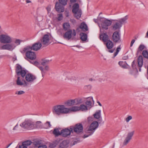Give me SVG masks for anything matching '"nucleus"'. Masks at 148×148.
I'll list each match as a JSON object with an SVG mask.
<instances>
[{"instance_id":"1","label":"nucleus","mask_w":148,"mask_h":148,"mask_svg":"<svg viewBox=\"0 0 148 148\" xmlns=\"http://www.w3.org/2000/svg\"><path fill=\"white\" fill-rule=\"evenodd\" d=\"M16 72L17 76L16 81V84L18 86L24 87L28 86V84L25 79L26 71L23 69L21 66L18 65L16 67Z\"/></svg>"},{"instance_id":"2","label":"nucleus","mask_w":148,"mask_h":148,"mask_svg":"<svg viewBox=\"0 0 148 148\" xmlns=\"http://www.w3.org/2000/svg\"><path fill=\"white\" fill-rule=\"evenodd\" d=\"M53 112L58 115H59L61 114L68 113L69 112V108H65L64 105H57L53 107Z\"/></svg>"},{"instance_id":"3","label":"nucleus","mask_w":148,"mask_h":148,"mask_svg":"<svg viewBox=\"0 0 148 148\" xmlns=\"http://www.w3.org/2000/svg\"><path fill=\"white\" fill-rule=\"evenodd\" d=\"M98 123L97 121H94L90 125L88 130L87 131V132L90 133V134L88 135H84L83 138H87L92 134L95 130L98 127Z\"/></svg>"},{"instance_id":"4","label":"nucleus","mask_w":148,"mask_h":148,"mask_svg":"<svg viewBox=\"0 0 148 148\" xmlns=\"http://www.w3.org/2000/svg\"><path fill=\"white\" fill-rule=\"evenodd\" d=\"M27 48V47L24 48L23 50V52L22 53H26L25 55L27 58L31 60H35L36 58V55L34 52L32 51V50L29 49H26L25 50L26 48Z\"/></svg>"},{"instance_id":"5","label":"nucleus","mask_w":148,"mask_h":148,"mask_svg":"<svg viewBox=\"0 0 148 148\" xmlns=\"http://www.w3.org/2000/svg\"><path fill=\"white\" fill-rule=\"evenodd\" d=\"M34 123L30 119H27L20 124V126L24 129L30 130L34 126Z\"/></svg>"},{"instance_id":"6","label":"nucleus","mask_w":148,"mask_h":148,"mask_svg":"<svg viewBox=\"0 0 148 148\" xmlns=\"http://www.w3.org/2000/svg\"><path fill=\"white\" fill-rule=\"evenodd\" d=\"M71 131H72L73 133L75 132L78 134L82 132L83 130V126L82 124L80 123H78L74 126H71Z\"/></svg>"},{"instance_id":"7","label":"nucleus","mask_w":148,"mask_h":148,"mask_svg":"<svg viewBox=\"0 0 148 148\" xmlns=\"http://www.w3.org/2000/svg\"><path fill=\"white\" fill-rule=\"evenodd\" d=\"M25 77L26 82H27L28 84V86L29 84H32L36 79V77L35 75L30 73H27L26 72Z\"/></svg>"},{"instance_id":"8","label":"nucleus","mask_w":148,"mask_h":148,"mask_svg":"<svg viewBox=\"0 0 148 148\" xmlns=\"http://www.w3.org/2000/svg\"><path fill=\"white\" fill-rule=\"evenodd\" d=\"M0 42L4 44L10 43L12 42V39L8 35L1 34L0 35Z\"/></svg>"},{"instance_id":"9","label":"nucleus","mask_w":148,"mask_h":148,"mask_svg":"<svg viewBox=\"0 0 148 148\" xmlns=\"http://www.w3.org/2000/svg\"><path fill=\"white\" fill-rule=\"evenodd\" d=\"M112 23L111 20L104 18L101 21V25L103 29L107 30L108 29V27L110 26Z\"/></svg>"},{"instance_id":"10","label":"nucleus","mask_w":148,"mask_h":148,"mask_svg":"<svg viewBox=\"0 0 148 148\" xmlns=\"http://www.w3.org/2000/svg\"><path fill=\"white\" fill-rule=\"evenodd\" d=\"M76 35V32L75 29H73L72 31V30L70 29L64 33L63 37L65 39L69 40L71 38L72 36L74 37Z\"/></svg>"},{"instance_id":"11","label":"nucleus","mask_w":148,"mask_h":148,"mask_svg":"<svg viewBox=\"0 0 148 148\" xmlns=\"http://www.w3.org/2000/svg\"><path fill=\"white\" fill-rule=\"evenodd\" d=\"M42 46V44L40 42H37L34 44L32 46H27L26 49H29V50H33L35 51H37L40 49Z\"/></svg>"},{"instance_id":"12","label":"nucleus","mask_w":148,"mask_h":148,"mask_svg":"<svg viewBox=\"0 0 148 148\" xmlns=\"http://www.w3.org/2000/svg\"><path fill=\"white\" fill-rule=\"evenodd\" d=\"M50 37L49 35L48 34H45L42 37V38L40 39V43L43 45L47 46L50 43Z\"/></svg>"},{"instance_id":"13","label":"nucleus","mask_w":148,"mask_h":148,"mask_svg":"<svg viewBox=\"0 0 148 148\" xmlns=\"http://www.w3.org/2000/svg\"><path fill=\"white\" fill-rule=\"evenodd\" d=\"M64 75L66 77V80L70 81H75L77 80V78L73 74L70 73L66 72L64 74Z\"/></svg>"},{"instance_id":"14","label":"nucleus","mask_w":148,"mask_h":148,"mask_svg":"<svg viewBox=\"0 0 148 148\" xmlns=\"http://www.w3.org/2000/svg\"><path fill=\"white\" fill-rule=\"evenodd\" d=\"M112 40L115 43L119 42H121L120 35L118 32L115 31L113 33Z\"/></svg>"},{"instance_id":"15","label":"nucleus","mask_w":148,"mask_h":148,"mask_svg":"<svg viewBox=\"0 0 148 148\" xmlns=\"http://www.w3.org/2000/svg\"><path fill=\"white\" fill-rule=\"evenodd\" d=\"M134 133V131L128 133L123 143L124 145H126L129 142L130 140L132 139Z\"/></svg>"},{"instance_id":"16","label":"nucleus","mask_w":148,"mask_h":148,"mask_svg":"<svg viewBox=\"0 0 148 148\" xmlns=\"http://www.w3.org/2000/svg\"><path fill=\"white\" fill-rule=\"evenodd\" d=\"M15 47L13 44L8 43L2 45L1 47V49L3 50L12 51L14 49Z\"/></svg>"},{"instance_id":"17","label":"nucleus","mask_w":148,"mask_h":148,"mask_svg":"<svg viewBox=\"0 0 148 148\" xmlns=\"http://www.w3.org/2000/svg\"><path fill=\"white\" fill-rule=\"evenodd\" d=\"M71 133H73L72 131H71V126L69 129L66 128L61 130V135L64 137H66L70 135Z\"/></svg>"},{"instance_id":"18","label":"nucleus","mask_w":148,"mask_h":148,"mask_svg":"<svg viewBox=\"0 0 148 148\" xmlns=\"http://www.w3.org/2000/svg\"><path fill=\"white\" fill-rule=\"evenodd\" d=\"M55 8L56 11L58 12H63L64 10V7L60 5L58 2L56 3Z\"/></svg>"},{"instance_id":"19","label":"nucleus","mask_w":148,"mask_h":148,"mask_svg":"<svg viewBox=\"0 0 148 148\" xmlns=\"http://www.w3.org/2000/svg\"><path fill=\"white\" fill-rule=\"evenodd\" d=\"M32 142L30 140H27L22 143V145L19 146V148H27V146L31 145Z\"/></svg>"},{"instance_id":"20","label":"nucleus","mask_w":148,"mask_h":148,"mask_svg":"<svg viewBox=\"0 0 148 148\" xmlns=\"http://www.w3.org/2000/svg\"><path fill=\"white\" fill-rule=\"evenodd\" d=\"M100 40H102L104 42H106L109 40L108 36L105 33H103L100 35Z\"/></svg>"},{"instance_id":"21","label":"nucleus","mask_w":148,"mask_h":148,"mask_svg":"<svg viewBox=\"0 0 148 148\" xmlns=\"http://www.w3.org/2000/svg\"><path fill=\"white\" fill-rule=\"evenodd\" d=\"M138 66L139 67V71H141V67L143 65V58L142 56H140L138 57Z\"/></svg>"},{"instance_id":"22","label":"nucleus","mask_w":148,"mask_h":148,"mask_svg":"<svg viewBox=\"0 0 148 148\" xmlns=\"http://www.w3.org/2000/svg\"><path fill=\"white\" fill-rule=\"evenodd\" d=\"M121 26V24L118 22H116L112 26V27L113 30H116L117 29H120Z\"/></svg>"},{"instance_id":"23","label":"nucleus","mask_w":148,"mask_h":148,"mask_svg":"<svg viewBox=\"0 0 148 148\" xmlns=\"http://www.w3.org/2000/svg\"><path fill=\"white\" fill-rule=\"evenodd\" d=\"M68 142L66 140H63L59 145V148H66L68 147Z\"/></svg>"},{"instance_id":"24","label":"nucleus","mask_w":148,"mask_h":148,"mask_svg":"<svg viewBox=\"0 0 148 148\" xmlns=\"http://www.w3.org/2000/svg\"><path fill=\"white\" fill-rule=\"evenodd\" d=\"M106 45L107 48L108 49L112 48L114 46L113 43L110 40L106 42Z\"/></svg>"},{"instance_id":"25","label":"nucleus","mask_w":148,"mask_h":148,"mask_svg":"<svg viewBox=\"0 0 148 148\" xmlns=\"http://www.w3.org/2000/svg\"><path fill=\"white\" fill-rule=\"evenodd\" d=\"M79 28L84 31H87L88 30L87 25L84 22L81 23Z\"/></svg>"},{"instance_id":"26","label":"nucleus","mask_w":148,"mask_h":148,"mask_svg":"<svg viewBox=\"0 0 148 148\" xmlns=\"http://www.w3.org/2000/svg\"><path fill=\"white\" fill-rule=\"evenodd\" d=\"M101 110H100L97 111L93 114L94 118L99 119L101 117Z\"/></svg>"},{"instance_id":"27","label":"nucleus","mask_w":148,"mask_h":148,"mask_svg":"<svg viewBox=\"0 0 148 148\" xmlns=\"http://www.w3.org/2000/svg\"><path fill=\"white\" fill-rule=\"evenodd\" d=\"M72 12L73 13H76V12H78L79 10V6L78 3H76L73 6Z\"/></svg>"},{"instance_id":"28","label":"nucleus","mask_w":148,"mask_h":148,"mask_svg":"<svg viewBox=\"0 0 148 148\" xmlns=\"http://www.w3.org/2000/svg\"><path fill=\"white\" fill-rule=\"evenodd\" d=\"M65 104H66L68 106H71L75 105V102L74 99H71L67 101L65 103Z\"/></svg>"},{"instance_id":"29","label":"nucleus","mask_w":148,"mask_h":148,"mask_svg":"<svg viewBox=\"0 0 148 148\" xmlns=\"http://www.w3.org/2000/svg\"><path fill=\"white\" fill-rule=\"evenodd\" d=\"M80 38L83 41H85L87 39V34L84 33H81L80 34Z\"/></svg>"},{"instance_id":"30","label":"nucleus","mask_w":148,"mask_h":148,"mask_svg":"<svg viewBox=\"0 0 148 148\" xmlns=\"http://www.w3.org/2000/svg\"><path fill=\"white\" fill-rule=\"evenodd\" d=\"M73 13L74 14V16L75 18L77 19H79L81 16L82 11L81 10H80L78 12H76V13Z\"/></svg>"},{"instance_id":"31","label":"nucleus","mask_w":148,"mask_h":148,"mask_svg":"<svg viewBox=\"0 0 148 148\" xmlns=\"http://www.w3.org/2000/svg\"><path fill=\"white\" fill-rule=\"evenodd\" d=\"M53 134L56 136H58L61 135V131L60 132L58 128H55L53 131Z\"/></svg>"},{"instance_id":"32","label":"nucleus","mask_w":148,"mask_h":148,"mask_svg":"<svg viewBox=\"0 0 148 148\" xmlns=\"http://www.w3.org/2000/svg\"><path fill=\"white\" fill-rule=\"evenodd\" d=\"M127 18V16H126L123 18L119 20L118 21L121 24V25H122V24L126 22V21Z\"/></svg>"},{"instance_id":"33","label":"nucleus","mask_w":148,"mask_h":148,"mask_svg":"<svg viewBox=\"0 0 148 148\" xmlns=\"http://www.w3.org/2000/svg\"><path fill=\"white\" fill-rule=\"evenodd\" d=\"M79 107V110H81L82 111H86L88 110L87 107L84 105L82 104Z\"/></svg>"},{"instance_id":"34","label":"nucleus","mask_w":148,"mask_h":148,"mask_svg":"<svg viewBox=\"0 0 148 148\" xmlns=\"http://www.w3.org/2000/svg\"><path fill=\"white\" fill-rule=\"evenodd\" d=\"M63 27L65 31H66L70 29V24L68 23H65L63 24Z\"/></svg>"},{"instance_id":"35","label":"nucleus","mask_w":148,"mask_h":148,"mask_svg":"<svg viewBox=\"0 0 148 148\" xmlns=\"http://www.w3.org/2000/svg\"><path fill=\"white\" fill-rule=\"evenodd\" d=\"M75 102V105H78L82 103V100L81 99L78 98L74 99Z\"/></svg>"},{"instance_id":"36","label":"nucleus","mask_w":148,"mask_h":148,"mask_svg":"<svg viewBox=\"0 0 148 148\" xmlns=\"http://www.w3.org/2000/svg\"><path fill=\"white\" fill-rule=\"evenodd\" d=\"M69 112L70 111L75 112L77 111H79V107L77 106H73L70 108H69Z\"/></svg>"},{"instance_id":"37","label":"nucleus","mask_w":148,"mask_h":148,"mask_svg":"<svg viewBox=\"0 0 148 148\" xmlns=\"http://www.w3.org/2000/svg\"><path fill=\"white\" fill-rule=\"evenodd\" d=\"M42 141L41 140H36L35 141H34L33 143V144L34 146V147H38L39 145H40L42 144Z\"/></svg>"},{"instance_id":"38","label":"nucleus","mask_w":148,"mask_h":148,"mask_svg":"<svg viewBox=\"0 0 148 148\" xmlns=\"http://www.w3.org/2000/svg\"><path fill=\"white\" fill-rule=\"evenodd\" d=\"M59 4L63 6H65L67 4V0H58Z\"/></svg>"},{"instance_id":"39","label":"nucleus","mask_w":148,"mask_h":148,"mask_svg":"<svg viewBox=\"0 0 148 148\" xmlns=\"http://www.w3.org/2000/svg\"><path fill=\"white\" fill-rule=\"evenodd\" d=\"M119 64L123 68L126 69L127 68V66L125 62L122 61H120L119 62Z\"/></svg>"},{"instance_id":"40","label":"nucleus","mask_w":148,"mask_h":148,"mask_svg":"<svg viewBox=\"0 0 148 148\" xmlns=\"http://www.w3.org/2000/svg\"><path fill=\"white\" fill-rule=\"evenodd\" d=\"M121 49V46L120 45H119L116 48V52L114 53V56L113 57V58H114L117 55L118 53Z\"/></svg>"},{"instance_id":"41","label":"nucleus","mask_w":148,"mask_h":148,"mask_svg":"<svg viewBox=\"0 0 148 148\" xmlns=\"http://www.w3.org/2000/svg\"><path fill=\"white\" fill-rule=\"evenodd\" d=\"M142 55L144 58H148V52L147 50H143L142 52Z\"/></svg>"},{"instance_id":"42","label":"nucleus","mask_w":148,"mask_h":148,"mask_svg":"<svg viewBox=\"0 0 148 148\" xmlns=\"http://www.w3.org/2000/svg\"><path fill=\"white\" fill-rule=\"evenodd\" d=\"M145 46L143 45H140L139 46L138 49V50L137 51V53L139 52V51H142L145 48Z\"/></svg>"},{"instance_id":"43","label":"nucleus","mask_w":148,"mask_h":148,"mask_svg":"<svg viewBox=\"0 0 148 148\" xmlns=\"http://www.w3.org/2000/svg\"><path fill=\"white\" fill-rule=\"evenodd\" d=\"M49 60L46 59L43 60H42V62L41 63V64L44 66H45L46 64L49 63Z\"/></svg>"},{"instance_id":"44","label":"nucleus","mask_w":148,"mask_h":148,"mask_svg":"<svg viewBox=\"0 0 148 148\" xmlns=\"http://www.w3.org/2000/svg\"><path fill=\"white\" fill-rule=\"evenodd\" d=\"M23 41L19 39H16L14 41V43L17 45H19L20 44L21 42H23Z\"/></svg>"},{"instance_id":"45","label":"nucleus","mask_w":148,"mask_h":148,"mask_svg":"<svg viewBox=\"0 0 148 148\" xmlns=\"http://www.w3.org/2000/svg\"><path fill=\"white\" fill-rule=\"evenodd\" d=\"M58 17L57 19L58 21H60L62 20L63 18L62 14L59 13L58 14Z\"/></svg>"},{"instance_id":"46","label":"nucleus","mask_w":148,"mask_h":148,"mask_svg":"<svg viewBox=\"0 0 148 148\" xmlns=\"http://www.w3.org/2000/svg\"><path fill=\"white\" fill-rule=\"evenodd\" d=\"M85 104L89 106H92V103L91 102V100H87L85 102Z\"/></svg>"},{"instance_id":"47","label":"nucleus","mask_w":148,"mask_h":148,"mask_svg":"<svg viewBox=\"0 0 148 148\" xmlns=\"http://www.w3.org/2000/svg\"><path fill=\"white\" fill-rule=\"evenodd\" d=\"M25 93V92L23 90H20L19 91H17L15 92V94L18 95H21Z\"/></svg>"},{"instance_id":"48","label":"nucleus","mask_w":148,"mask_h":148,"mask_svg":"<svg viewBox=\"0 0 148 148\" xmlns=\"http://www.w3.org/2000/svg\"><path fill=\"white\" fill-rule=\"evenodd\" d=\"M39 69L41 71V73L42 74V77L44 75L45 73V71L44 70L42 66H40L39 67Z\"/></svg>"},{"instance_id":"49","label":"nucleus","mask_w":148,"mask_h":148,"mask_svg":"<svg viewBox=\"0 0 148 148\" xmlns=\"http://www.w3.org/2000/svg\"><path fill=\"white\" fill-rule=\"evenodd\" d=\"M56 144L55 143H53L50 144L49 147L51 148H54L56 146Z\"/></svg>"},{"instance_id":"50","label":"nucleus","mask_w":148,"mask_h":148,"mask_svg":"<svg viewBox=\"0 0 148 148\" xmlns=\"http://www.w3.org/2000/svg\"><path fill=\"white\" fill-rule=\"evenodd\" d=\"M29 62H30V63L33 64H34V65H35L36 66H38L39 64L38 62L37 61H35L34 62H32L29 61Z\"/></svg>"},{"instance_id":"51","label":"nucleus","mask_w":148,"mask_h":148,"mask_svg":"<svg viewBox=\"0 0 148 148\" xmlns=\"http://www.w3.org/2000/svg\"><path fill=\"white\" fill-rule=\"evenodd\" d=\"M132 117L131 116H129L126 119V121L127 122H128L130 120L132 119Z\"/></svg>"},{"instance_id":"52","label":"nucleus","mask_w":148,"mask_h":148,"mask_svg":"<svg viewBox=\"0 0 148 148\" xmlns=\"http://www.w3.org/2000/svg\"><path fill=\"white\" fill-rule=\"evenodd\" d=\"M47 146L45 145H42V144L38 146V148H47Z\"/></svg>"},{"instance_id":"53","label":"nucleus","mask_w":148,"mask_h":148,"mask_svg":"<svg viewBox=\"0 0 148 148\" xmlns=\"http://www.w3.org/2000/svg\"><path fill=\"white\" fill-rule=\"evenodd\" d=\"M45 124L46 125H48V127H51V125L50 122L49 121H47L46 123Z\"/></svg>"},{"instance_id":"54","label":"nucleus","mask_w":148,"mask_h":148,"mask_svg":"<svg viewBox=\"0 0 148 148\" xmlns=\"http://www.w3.org/2000/svg\"><path fill=\"white\" fill-rule=\"evenodd\" d=\"M135 40L134 39H133L132 40L130 44V47H132V46L133 44L135 42Z\"/></svg>"},{"instance_id":"55","label":"nucleus","mask_w":148,"mask_h":148,"mask_svg":"<svg viewBox=\"0 0 148 148\" xmlns=\"http://www.w3.org/2000/svg\"><path fill=\"white\" fill-rule=\"evenodd\" d=\"M88 119L89 121L93 120V118L92 117H88Z\"/></svg>"},{"instance_id":"56","label":"nucleus","mask_w":148,"mask_h":148,"mask_svg":"<svg viewBox=\"0 0 148 148\" xmlns=\"http://www.w3.org/2000/svg\"><path fill=\"white\" fill-rule=\"evenodd\" d=\"M49 67L48 66H45V70L47 71H48L49 70Z\"/></svg>"},{"instance_id":"57","label":"nucleus","mask_w":148,"mask_h":148,"mask_svg":"<svg viewBox=\"0 0 148 148\" xmlns=\"http://www.w3.org/2000/svg\"><path fill=\"white\" fill-rule=\"evenodd\" d=\"M70 1L71 3H73L75 2L76 0H70Z\"/></svg>"},{"instance_id":"58","label":"nucleus","mask_w":148,"mask_h":148,"mask_svg":"<svg viewBox=\"0 0 148 148\" xmlns=\"http://www.w3.org/2000/svg\"><path fill=\"white\" fill-rule=\"evenodd\" d=\"M128 58V57L127 56H124L123 57V58L124 60H126Z\"/></svg>"},{"instance_id":"59","label":"nucleus","mask_w":148,"mask_h":148,"mask_svg":"<svg viewBox=\"0 0 148 148\" xmlns=\"http://www.w3.org/2000/svg\"><path fill=\"white\" fill-rule=\"evenodd\" d=\"M41 123V122L40 121H38L36 122V124H40Z\"/></svg>"},{"instance_id":"60","label":"nucleus","mask_w":148,"mask_h":148,"mask_svg":"<svg viewBox=\"0 0 148 148\" xmlns=\"http://www.w3.org/2000/svg\"><path fill=\"white\" fill-rule=\"evenodd\" d=\"M18 124H17L16 125H15L14 127L13 128V130H16V128L18 126Z\"/></svg>"},{"instance_id":"61","label":"nucleus","mask_w":148,"mask_h":148,"mask_svg":"<svg viewBox=\"0 0 148 148\" xmlns=\"http://www.w3.org/2000/svg\"><path fill=\"white\" fill-rule=\"evenodd\" d=\"M114 51V50H109V52H110V53H112Z\"/></svg>"},{"instance_id":"62","label":"nucleus","mask_w":148,"mask_h":148,"mask_svg":"<svg viewBox=\"0 0 148 148\" xmlns=\"http://www.w3.org/2000/svg\"><path fill=\"white\" fill-rule=\"evenodd\" d=\"M12 144V143H10L8 145L6 148H8Z\"/></svg>"},{"instance_id":"63","label":"nucleus","mask_w":148,"mask_h":148,"mask_svg":"<svg viewBox=\"0 0 148 148\" xmlns=\"http://www.w3.org/2000/svg\"><path fill=\"white\" fill-rule=\"evenodd\" d=\"M97 103H98V104L99 105V106H102V105L100 103V102L99 101H98L97 102Z\"/></svg>"},{"instance_id":"64","label":"nucleus","mask_w":148,"mask_h":148,"mask_svg":"<svg viewBox=\"0 0 148 148\" xmlns=\"http://www.w3.org/2000/svg\"><path fill=\"white\" fill-rule=\"evenodd\" d=\"M26 2H27V3H28L31 2V1L29 0H27L26 1Z\"/></svg>"}]
</instances>
